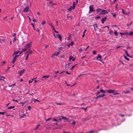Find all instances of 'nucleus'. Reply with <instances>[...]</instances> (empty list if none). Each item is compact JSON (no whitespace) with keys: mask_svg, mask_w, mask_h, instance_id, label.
Returning a JSON list of instances; mask_svg holds the SVG:
<instances>
[{"mask_svg":"<svg viewBox=\"0 0 133 133\" xmlns=\"http://www.w3.org/2000/svg\"><path fill=\"white\" fill-rule=\"evenodd\" d=\"M51 119V118H49L48 119H46L45 120V121H46V122H47L48 121H49Z\"/></svg>","mask_w":133,"mask_h":133,"instance_id":"79ce46f5","label":"nucleus"},{"mask_svg":"<svg viewBox=\"0 0 133 133\" xmlns=\"http://www.w3.org/2000/svg\"><path fill=\"white\" fill-rule=\"evenodd\" d=\"M114 34L116 36H118V34L117 32L115 31L114 32Z\"/></svg>","mask_w":133,"mask_h":133,"instance_id":"c756f323","label":"nucleus"},{"mask_svg":"<svg viewBox=\"0 0 133 133\" xmlns=\"http://www.w3.org/2000/svg\"><path fill=\"white\" fill-rule=\"evenodd\" d=\"M63 48L62 47H59V50H62Z\"/></svg>","mask_w":133,"mask_h":133,"instance_id":"09e8293b","label":"nucleus"},{"mask_svg":"<svg viewBox=\"0 0 133 133\" xmlns=\"http://www.w3.org/2000/svg\"><path fill=\"white\" fill-rule=\"evenodd\" d=\"M15 107L14 106L10 107L7 108L8 109H10L12 108H13Z\"/></svg>","mask_w":133,"mask_h":133,"instance_id":"4be33fe9","label":"nucleus"},{"mask_svg":"<svg viewBox=\"0 0 133 133\" xmlns=\"http://www.w3.org/2000/svg\"><path fill=\"white\" fill-rule=\"evenodd\" d=\"M31 24L33 26V27L34 28V29L35 28L34 26V24L32 23H31Z\"/></svg>","mask_w":133,"mask_h":133,"instance_id":"5fc2aeb1","label":"nucleus"},{"mask_svg":"<svg viewBox=\"0 0 133 133\" xmlns=\"http://www.w3.org/2000/svg\"><path fill=\"white\" fill-rule=\"evenodd\" d=\"M122 13L123 14H125V15H127V13H125L124 11V10L123 9H122Z\"/></svg>","mask_w":133,"mask_h":133,"instance_id":"b1692460","label":"nucleus"},{"mask_svg":"<svg viewBox=\"0 0 133 133\" xmlns=\"http://www.w3.org/2000/svg\"><path fill=\"white\" fill-rule=\"evenodd\" d=\"M102 56L101 55H100L99 54H98V56L97 57V60L98 61H101V58H102Z\"/></svg>","mask_w":133,"mask_h":133,"instance_id":"6e6552de","label":"nucleus"},{"mask_svg":"<svg viewBox=\"0 0 133 133\" xmlns=\"http://www.w3.org/2000/svg\"><path fill=\"white\" fill-rule=\"evenodd\" d=\"M126 34H127V35H130V32L129 33H128V32H127L126 33Z\"/></svg>","mask_w":133,"mask_h":133,"instance_id":"4d7b16f0","label":"nucleus"},{"mask_svg":"<svg viewBox=\"0 0 133 133\" xmlns=\"http://www.w3.org/2000/svg\"><path fill=\"white\" fill-rule=\"evenodd\" d=\"M58 37L59 38L60 41H62V37L59 34H57V35Z\"/></svg>","mask_w":133,"mask_h":133,"instance_id":"ddd939ff","label":"nucleus"},{"mask_svg":"<svg viewBox=\"0 0 133 133\" xmlns=\"http://www.w3.org/2000/svg\"><path fill=\"white\" fill-rule=\"evenodd\" d=\"M119 93H115L114 94V95H118V94H119Z\"/></svg>","mask_w":133,"mask_h":133,"instance_id":"49530a36","label":"nucleus"},{"mask_svg":"<svg viewBox=\"0 0 133 133\" xmlns=\"http://www.w3.org/2000/svg\"><path fill=\"white\" fill-rule=\"evenodd\" d=\"M4 39H0V43H3L4 42Z\"/></svg>","mask_w":133,"mask_h":133,"instance_id":"412c9836","label":"nucleus"},{"mask_svg":"<svg viewBox=\"0 0 133 133\" xmlns=\"http://www.w3.org/2000/svg\"><path fill=\"white\" fill-rule=\"evenodd\" d=\"M124 58L127 60L128 61L129 60V59L128 58H127L125 55H124Z\"/></svg>","mask_w":133,"mask_h":133,"instance_id":"5701e85b","label":"nucleus"},{"mask_svg":"<svg viewBox=\"0 0 133 133\" xmlns=\"http://www.w3.org/2000/svg\"><path fill=\"white\" fill-rule=\"evenodd\" d=\"M120 115L122 117H123L125 116V115H124L121 114H120Z\"/></svg>","mask_w":133,"mask_h":133,"instance_id":"a18cd8bd","label":"nucleus"},{"mask_svg":"<svg viewBox=\"0 0 133 133\" xmlns=\"http://www.w3.org/2000/svg\"><path fill=\"white\" fill-rule=\"evenodd\" d=\"M40 125H38L36 128L33 129V130H36L38 128V127L40 126Z\"/></svg>","mask_w":133,"mask_h":133,"instance_id":"a878e982","label":"nucleus"},{"mask_svg":"<svg viewBox=\"0 0 133 133\" xmlns=\"http://www.w3.org/2000/svg\"><path fill=\"white\" fill-rule=\"evenodd\" d=\"M32 21L34 22H35L36 21V19H34Z\"/></svg>","mask_w":133,"mask_h":133,"instance_id":"6e6d98bb","label":"nucleus"},{"mask_svg":"<svg viewBox=\"0 0 133 133\" xmlns=\"http://www.w3.org/2000/svg\"><path fill=\"white\" fill-rule=\"evenodd\" d=\"M130 92V91H123V93H124L125 94H126Z\"/></svg>","mask_w":133,"mask_h":133,"instance_id":"f3484780","label":"nucleus"},{"mask_svg":"<svg viewBox=\"0 0 133 133\" xmlns=\"http://www.w3.org/2000/svg\"><path fill=\"white\" fill-rule=\"evenodd\" d=\"M57 105H62V104L61 103H58L57 102H56L55 103Z\"/></svg>","mask_w":133,"mask_h":133,"instance_id":"e433bc0d","label":"nucleus"},{"mask_svg":"<svg viewBox=\"0 0 133 133\" xmlns=\"http://www.w3.org/2000/svg\"><path fill=\"white\" fill-rule=\"evenodd\" d=\"M112 16L113 17L115 18L116 17V15L115 14L113 15Z\"/></svg>","mask_w":133,"mask_h":133,"instance_id":"8fccbe9b","label":"nucleus"},{"mask_svg":"<svg viewBox=\"0 0 133 133\" xmlns=\"http://www.w3.org/2000/svg\"><path fill=\"white\" fill-rule=\"evenodd\" d=\"M25 116V115L24 114V115H23V116H21L20 118H23V117L24 116Z\"/></svg>","mask_w":133,"mask_h":133,"instance_id":"13d9d810","label":"nucleus"},{"mask_svg":"<svg viewBox=\"0 0 133 133\" xmlns=\"http://www.w3.org/2000/svg\"><path fill=\"white\" fill-rule=\"evenodd\" d=\"M108 13L107 11L105 10H102L101 12V14L102 15Z\"/></svg>","mask_w":133,"mask_h":133,"instance_id":"0eeeda50","label":"nucleus"},{"mask_svg":"<svg viewBox=\"0 0 133 133\" xmlns=\"http://www.w3.org/2000/svg\"><path fill=\"white\" fill-rule=\"evenodd\" d=\"M16 37H15L14 39V41L15 42V41H16Z\"/></svg>","mask_w":133,"mask_h":133,"instance_id":"69168bd1","label":"nucleus"},{"mask_svg":"<svg viewBox=\"0 0 133 133\" xmlns=\"http://www.w3.org/2000/svg\"><path fill=\"white\" fill-rule=\"evenodd\" d=\"M28 108L29 109V110H30V108H31V107H30V106H29L28 107Z\"/></svg>","mask_w":133,"mask_h":133,"instance_id":"bf43d9fd","label":"nucleus"},{"mask_svg":"<svg viewBox=\"0 0 133 133\" xmlns=\"http://www.w3.org/2000/svg\"><path fill=\"white\" fill-rule=\"evenodd\" d=\"M133 35V32H130V35L131 36Z\"/></svg>","mask_w":133,"mask_h":133,"instance_id":"f704fd0d","label":"nucleus"},{"mask_svg":"<svg viewBox=\"0 0 133 133\" xmlns=\"http://www.w3.org/2000/svg\"><path fill=\"white\" fill-rule=\"evenodd\" d=\"M46 23V22L45 21H44L43 22H42L41 23V25H44Z\"/></svg>","mask_w":133,"mask_h":133,"instance_id":"bb28decb","label":"nucleus"},{"mask_svg":"<svg viewBox=\"0 0 133 133\" xmlns=\"http://www.w3.org/2000/svg\"><path fill=\"white\" fill-rule=\"evenodd\" d=\"M49 24V26H51L52 28V29H53V30H55V28H54V27L52 25V24H51H51Z\"/></svg>","mask_w":133,"mask_h":133,"instance_id":"dca6fc26","label":"nucleus"},{"mask_svg":"<svg viewBox=\"0 0 133 133\" xmlns=\"http://www.w3.org/2000/svg\"><path fill=\"white\" fill-rule=\"evenodd\" d=\"M31 43L30 42L28 43H27L26 45V46H25L24 49H22V50L23 51H25L26 50H27L28 49L30 46H31Z\"/></svg>","mask_w":133,"mask_h":133,"instance_id":"f257e3e1","label":"nucleus"},{"mask_svg":"<svg viewBox=\"0 0 133 133\" xmlns=\"http://www.w3.org/2000/svg\"><path fill=\"white\" fill-rule=\"evenodd\" d=\"M120 47H121L120 46H118L116 47V49H118V48H119Z\"/></svg>","mask_w":133,"mask_h":133,"instance_id":"680f3d73","label":"nucleus"},{"mask_svg":"<svg viewBox=\"0 0 133 133\" xmlns=\"http://www.w3.org/2000/svg\"><path fill=\"white\" fill-rule=\"evenodd\" d=\"M19 51H17V52H16V53L15 54H16V55L17 54H18L19 53Z\"/></svg>","mask_w":133,"mask_h":133,"instance_id":"052dcab7","label":"nucleus"},{"mask_svg":"<svg viewBox=\"0 0 133 133\" xmlns=\"http://www.w3.org/2000/svg\"><path fill=\"white\" fill-rule=\"evenodd\" d=\"M101 92H102L103 93H104L106 92V91H105L102 89L101 90Z\"/></svg>","mask_w":133,"mask_h":133,"instance_id":"7c9ffc66","label":"nucleus"},{"mask_svg":"<svg viewBox=\"0 0 133 133\" xmlns=\"http://www.w3.org/2000/svg\"><path fill=\"white\" fill-rule=\"evenodd\" d=\"M126 34V33H120V34L121 36L125 35Z\"/></svg>","mask_w":133,"mask_h":133,"instance_id":"a211bd4d","label":"nucleus"},{"mask_svg":"<svg viewBox=\"0 0 133 133\" xmlns=\"http://www.w3.org/2000/svg\"><path fill=\"white\" fill-rule=\"evenodd\" d=\"M105 95L104 94H102L101 95H99L98 96V97L99 98L102 97L104 96H105Z\"/></svg>","mask_w":133,"mask_h":133,"instance_id":"4468645a","label":"nucleus"},{"mask_svg":"<svg viewBox=\"0 0 133 133\" xmlns=\"http://www.w3.org/2000/svg\"><path fill=\"white\" fill-rule=\"evenodd\" d=\"M19 56V55H16L13 58L12 62L14 64L16 60V59Z\"/></svg>","mask_w":133,"mask_h":133,"instance_id":"39448f33","label":"nucleus"},{"mask_svg":"<svg viewBox=\"0 0 133 133\" xmlns=\"http://www.w3.org/2000/svg\"><path fill=\"white\" fill-rule=\"evenodd\" d=\"M101 92V90L100 91H97L96 93V95H98Z\"/></svg>","mask_w":133,"mask_h":133,"instance_id":"c9c22d12","label":"nucleus"},{"mask_svg":"<svg viewBox=\"0 0 133 133\" xmlns=\"http://www.w3.org/2000/svg\"><path fill=\"white\" fill-rule=\"evenodd\" d=\"M12 101H13L16 102H18V101L17 100H15L14 99H12Z\"/></svg>","mask_w":133,"mask_h":133,"instance_id":"58836bf2","label":"nucleus"},{"mask_svg":"<svg viewBox=\"0 0 133 133\" xmlns=\"http://www.w3.org/2000/svg\"><path fill=\"white\" fill-rule=\"evenodd\" d=\"M35 99V101H34V102H35L36 101H38V102H40L37 99Z\"/></svg>","mask_w":133,"mask_h":133,"instance_id":"de8ad7c7","label":"nucleus"},{"mask_svg":"<svg viewBox=\"0 0 133 133\" xmlns=\"http://www.w3.org/2000/svg\"><path fill=\"white\" fill-rule=\"evenodd\" d=\"M32 51H29L28 53V54H29H29H32Z\"/></svg>","mask_w":133,"mask_h":133,"instance_id":"a19ab883","label":"nucleus"},{"mask_svg":"<svg viewBox=\"0 0 133 133\" xmlns=\"http://www.w3.org/2000/svg\"><path fill=\"white\" fill-rule=\"evenodd\" d=\"M93 54L94 55H95L96 54V51H94L93 52Z\"/></svg>","mask_w":133,"mask_h":133,"instance_id":"72a5a7b5","label":"nucleus"},{"mask_svg":"<svg viewBox=\"0 0 133 133\" xmlns=\"http://www.w3.org/2000/svg\"><path fill=\"white\" fill-rule=\"evenodd\" d=\"M54 31L56 33H58V32L57 31H56L55 30H54Z\"/></svg>","mask_w":133,"mask_h":133,"instance_id":"774afa93","label":"nucleus"},{"mask_svg":"<svg viewBox=\"0 0 133 133\" xmlns=\"http://www.w3.org/2000/svg\"><path fill=\"white\" fill-rule=\"evenodd\" d=\"M100 18V16H97L95 18L96 19H98Z\"/></svg>","mask_w":133,"mask_h":133,"instance_id":"ea45409f","label":"nucleus"},{"mask_svg":"<svg viewBox=\"0 0 133 133\" xmlns=\"http://www.w3.org/2000/svg\"><path fill=\"white\" fill-rule=\"evenodd\" d=\"M16 33H14V34H13V36L14 37H15L16 36Z\"/></svg>","mask_w":133,"mask_h":133,"instance_id":"603ef678","label":"nucleus"},{"mask_svg":"<svg viewBox=\"0 0 133 133\" xmlns=\"http://www.w3.org/2000/svg\"><path fill=\"white\" fill-rule=\"evenodd\" d=\"M72 124L74 125L75 124V122L74 121L72 123Z\"/></svg>","mask_w":133,"mask_h":133,"instance_id":"338daca9","label":"nucleus"},{"mask_svg":"<svg viewBox=\"0 0 133 133\" xmlns=\"http://www.w3.org/2000/svg\"><path fill=\"white\" fill-rule=\"evenodd\" d=\"M112 33V30H110V31L109 32V34H111Z\"/></svg>","mask_w":133,"mask_h":133,"instance_id":"37998d69","label":"nucleus"},{"mask_svg":"<svg viewBox=\"0 0 133 133\" xmlns=\"http://www.w3.org/2000/svg\"><path fill=\"white\" fill-rule=\"evenodd\" d=\"M106 17H105L104 18H103L102 20H101V22H102L103 23H104V21H106Z\"/></svg>","mask_w":133,"mask_h":133,"instance_id":"9b49d317","label":"nucleus"},{"mask_svg":"<svg viewBox=\"0 0 133 133\" xmlns=\"http://www.w3.org/2000/svg\"><path fill=\"white\" fill-rule=\"evenodd\" d=\"M73 57L71 55L69 57V61H70L72 59Z\"/></svg>","mask_w":133,"mask_h":133,"instance_id":"cd10ccee","label":"nucleus"},{"mask_svg":"<svg viewBox=\"0 0 133 133\" xmlns=\"http://www.w3.org/2000/svg\"><path fill=\"white\" fill-rule=\"evenodd\" d=\"M124 51H125V52L126 54V55H127V56H129V57H130L129 56V55L128 54V53L127 51V50H124Z\"/></svg>","mask_w":133,"mask_h":133,"instance_id":"6ab92c4d","label":"nucleus"},{"mask_svg":"<svg viewBox=\"0 0 133 133\" xmlns=\"http://www.w3.org/2000/svg\"><path fill=\"white\" fill-rule=\"evenodd\" d=\"M29 54H28L26 55V58H25V59L26 60H28V58L29 57Z\"/></svg>","mask_w":133,"mask_h":133,"instance_id":"c85d7f7f","label":"nucleus"},{"mask_svg":"<svg viewBox=\"0 0 133 133\" xmlns=\"http://www.w3.org/2000/svg\"><path fill=\"white\" fill-rule=\"evenodd\" d=\"M74 44V42L72 41L71 43H70V45H73Z\"/></svg>","mask_w":133,"mask_h":133,"instance_id":"c03bdc74","label":"nucleus"},{"mask_svg":"<svg viewBox=\"0 0 133 133\" xmlns=\"http://www.w3.org/2000/svg\"><path fill=\"white\" fill-rule=\"evenodd\" d=\"M25 70L23 69L22 70L18 71V74H19V76H21L24 72Z\"/></svg>","mask_w":133,"mask_h":133,"instance_id":"20e7f679","label":"nucleus"},{"mask_svg":"<svg viewBox=\"0 0 133 133\" xmlns=\"http://www.w3.org/2000/svg\"><path fill=\"white\" fill-rule=\"evenodd\" d=\"M53 121H56V122H57V120L55 119H54L53 120Z\"/></svg>","mask_w":133,"mask_h":133,"instance_id":"e2e57ef3","label":"nucleus"},{"mask_svg":"<svg viewBox=\"0 0 133 133\" xmlns=\"http://www.w3.org/2000/svg\"><path fill=\"white\" fill-rule=\"evenodd\" d=\"M6 112H1L0 111V115H4V114Z\"/></svg>","mask_w":133,"mask_h":133,"instance_id":"2f4dec72","label":"nucleus"},{"mask_svg":"<svg viewBox=\"0 0 133 133\" xmlns=\"http://www.w3.org/2000/svg\"><path fill=\"white\" fill-rule=\"evenodd\" d=\"M98 27V26L97 23H95L94 25V28L95 31H96V30Z\"/></svg>","mask_w":133,"mask_h":133,"instance_id":"1a4fd4ad","label":"nucleus"},{"mask_svg":"<svg viewBox=\"0 0 133 133\" xmlns=\"http://www.w3.org/2000/svg\"><path fill=\"white\" fill-rule=\"evenodd\" d=\"M49 77V75H46V76H44L42 77V78H48Z\"/></svg>","mask_w":133,"mask_h":133,"instance_id":"2eb2a0df","label":"nucleus"},{"mask_svg":"<svg viewBox=\"0 0 133 133\" xmlns=\"http://www.w3.org/2000/svg\"><path fill=\"white\" fill-rule=\"evenodd\" d=\"M29 9V7L28 6H26V7L23 9L22 11L24 12H27L28 10Z\"/></svg>","mask_w":133,"mask_h":133,"instance_id":"423d86ee","label":"nucleus"},{"mask_svg":"<svg viewBox=\"0 0 133 133\" xmlns=\"http://www.w3.org/2000/svg\"><path fill=\"white\" fill-rule=\"evenodd\" d=\"M88 107H87L86 108H81V109H83L84 110V111H85L87 109V108Z\"/></svg>","mask_w":133,"mask_h":133,"instance_id":"aec40b11","label":"nucleus"},{"mask_svg":"<svg viewBox=\"0 0 133 133\" xmlns=\"http://www.w3.org/2000/svg\"><path fill=\"white\" fill-rule=\"evenodd\" d=\"M92 5H90L89 7V13H90L95 11V10L93 8L92 6Z\"/></svg>","mask_w":133,"mask_h":133,"instance_id":"f03ea898","label":"nucleus"},{"mask_svg":"<svg viewBox=\"0 0 133 133\" xmlns=\"http://www.w3.org/2000/svg\"><path fill=\"white\" fill-rule=\"evenodd\" d=\"M61 117H62V119H64L66 120H68L69 119V118H66V117H64L63 116H61Z\"/></svg>","mask_w":133,"mask_h":133,"instance_id":"f8f14e48","label":"nucleus"},{"mask_svg":"<svg viewBox=\"0 0 133 133\" xmlns=\"http://www.w3.org/2000/svg\"><path fill=\"white\" fill-rule=\"evenodd\" d=\"M82 50V48L79 49L78 50V51L80 52L81 53Z\"/></svg>","mask_w":133,"mask_h":133,"instance_id":"473e14b6","label":"nucleus"},{"mask_svg":"<svg viewBox=\"0 0 133 133\" xmlns=\"http://www.w3.org/2000/svg\"><path fill=\"white\" fill-rule=\"evenodd\" d=\"M74 2L73 3V6H71L70 7L68 10L67 11L69 12L71 10L74 9L75 8V5H74Z\"/></svg>","mask_w":133,"mask_h":133,"instance_id":"7ed1b4c3","label":"nucleus"},{"mask_svg":"<svg viewBox=\"0 0 133 133\" xmlns=\"http://www.w3.org/2000/svg\"><path fill=\"white\" fill-rule=\"evenodd\" d=\"M105 27H107L108 28V30L109 29V26H105L104 28H105Z\"/></svg>","mask_w":133,"mask_h":133,"instance_id":"0e129e2a","label":"nucleus"},{"mask_svg":"<svg viewBox=\"0 0 133 133\" xmlns=\"http://www.w3.org/2000/svg\"><path fill=\"white\" fill-rule=\"evenodd\" d=\"M77 65V64H76L75 65H74V66H72V68H71L70 69H71V70H72L73 69V68L75 67V66H76Z\"/></svg>","mask_w":133,"mask_h":133,"instance_id":"4c0bfd02","label":"nucleus"},{"mask_svg":"<svg viewBox=\"0 0 133 133\" xmlns=\"http://www.w3.org/2000/svg\"><path fill=\"white\" fill-rule=\"evenodd\" d=\"M101 10L100 9H97L96 10V11L97 12H100L101 11Z\"/></svg>","mask_w":133,"mask_h":133,"instance_id":"393cba45","label":"nucleus"},{"mask_svg":"<svg viewBox=\"0 0 133 133\" xmlns=\"http://www.w3.org/2000/svg\"><path fill=\"white\" fill-rule=\"evenodd\" d=\"M65 73L67 74H68V75H70V73H69L68 71H66L65 72Z\"/></svg>","mask_w":133,"mask_h":133,"instance_id":"864d4df0","label":"nucleus"},{"mask_svg":"<svg viewBox=\"0 0 133 133\" xmlns=\"http://www.w3.org/2000/svg\"><path fill=\"white\" fill-rule=\"evenodd\" d=\"M32 81H31V80H29V83H32Z\"/></svg>","mask_w":133,"mask_h":133,"instance_id":"3c124183","label":"nucleus"},{"mask_svg":"<svg viewBox=\"0 0 133 133\" xmlns=\"http://www.w3.org/2000/svg\"><path fill=\"white\" fill-rule=\"evenodd\" d=\"M115 91V90H109L106 91V92L108 93H113Z\"/></svg>","mask_w":133,"mask_h":133,"instance_id":"9d476101","label":"nucleus"}]
</instances>
